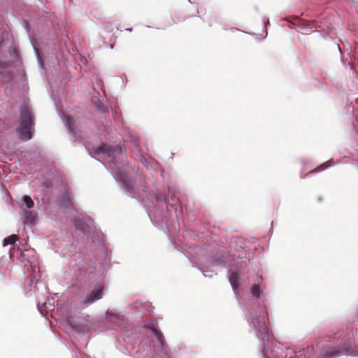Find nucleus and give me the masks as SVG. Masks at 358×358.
Wrapping results in <instances>:
<instances>
[{
	"label": "nucleus",
	"mask_w": 358,
	"mask_h": 358,
	"mask_svg": "<svg viewBox=\"0 0 358 358\" xmlns=\"http://www.w3.org/2000/svg\"><path fill=\"white\" fill-rule=\"evenodd\" d=\"M355 321L358 322V310L355 313V318L352 320V322H355Z\"/></svg>",
	"instance_id": "4be33fe9"
},
{
	"label": "nucleus",
	"mask_w": 358,
	"mask_h": 358,
	"mask_svg": "<svg viewBox=\"0 0 358 358\" xmlns=\"http://www.w3.org/2000/svg\"><path fill=\"white\" fill-rule=\"evenodd\" d=\"M73 120L72 117H67V124H68L69 129H71V130L74 129L73 127Z\"/></svg>",
	"instance_id": "aec40b11"
},
{
	"label": "nucleus",
	"mask_w": 358,
	"mask_h": 358,
	"mask_svg": "<svg viewBox=\"0 0 358 358\" xmlns=\"http://www.w3.org/2000/svg\"><path fill=\"white\" fill-rule=\"evenodd\" d=\"M12 63H13V61L0 62V68L8 67L12 64Z\"/></svg>",
	"instance_id": "6ab92c4d"
},
{
	"label": "nucleus",
	"mask_w": 358,
	"mask_h": 358,
	"mask_svg": "<svg viewBox=\"0 0 358 358\" xmlns=\"http://www.w3.org/2000/svg\"><path fill=\"white\" fill-rule=\"evenodd\" d=\"M131 141L133 142L135 146L138 147L139 145V139L136 134L131 135Z\"/></svg>",
	"instance_id": "a211bd4d"
},
{
	"label": "nucleus",
	"mask_w": 358,
	"mask_h": 358,
	"mask_svg": "<svg viewBox=\"0 0 358 358\" xmlns=\"http://www.w3.org/2000/svg\"><path fill=\"white\" fill-rule=\"evenodd\" d=\"M105 320L113 324L111 328L120 326L124 321L123 316L117 313L115 310H107L105 315Z\"/></svg>",
	"instance_id": "9d476101"
},
{
	"label": "nucleus",
	"mask_w": 358,
	"mask_h": 358,
	"mask_svg": "<svg viewBox=\"0 0 358 358\" xmlns=\"http://www.w3.org/2000/svg\"><path fill=\"white\" fill-rule=\"evenodd\" d=\"M106 47L109 48L110 49H113L114 45H113V44H108V43H106Z\"/></svg>",
	"instance_id": "5701e85b"
},
{
	"label": "nucleus",
	"mask_w": 358,
	"mask_h": 358,
	"mask_svg": "<svg viewBox=\"0 0 358 358\" xmlns=\"http://www.w3.org/2000/svg\"><path fill=\"white\" fill-rule=\"evenodd\" d=\"M245 317L257 336L263 341V358H315L314 349L308 347L303 350H289L285 352L280 344L273 341L268 335L267 326L268 313L264 305L252 306L245 310Z\"/></svg>",
	"instance_id": "f03ea898"
},
{
	"label": "nucleus",
	"mask_w": 358,
	"mask_h": 358,
	"mask_svg": "<svg viewBox=\"0 0 358 358\" xmlns=\"http://www.w3.org/2000/svg\"><path fill=\"white\" fill-rule=\"evenodd\" d=\"M107 25H109V27H107L106 29L108 31H110L113 29V24L111 23L107 24Z\"/></svg>",
	"instance_id": "412c9836"
},
{
	"label": "nucleus",
	"mask_w": 358,
	"mask_h": 358,
	"mask_svg": "<svg viewBox=\"0 0 358 358\" xmlns=\"http://www.w3.org/2000/svg\"><path fill=\"white\" fill-rule=\"evenodd\" d=\"M24 224H31L36 219V214L32 211L26 210Z\"/></svg>",
	"instance_id": "f8f14e48"
},
{
	"label": "nucleus",
	"mask_w": 358,
	"mask_h": 358,
	"mask_svg": "<svg viewBox=\"0 0 358 358\" xmlns=\"http://www.w3.org/2000/svg\"><path fill=\"white\" fill-rule=\"evenodd\" d=\"M18 240V236L15 234H13L4 238L3 245L14 244Z\"/></svg>",
	"instance_id": "ddd939ff"
},
{
	"label": "nucleus",
	"mask_w": 358,
	"mask_h": 358,
	"mask_svg": "<svg viewBox=\"0 0 358 358\" xmlns=\"http://www.w3.org/2000/svg\"><path fill=\"white\" fill-rule=\"evenodd\" d=\"M250 293L253 297L259 299L264 292L259 285L254 284L250 288Z\"/></svg>",
	"instance_id": "9b49d317"
},
{
	"label": "nucleus",
	"mask_w": 358,
	"mask_h": 358,
	"mask_svg": "<svg viewBox=\"0 0 358 358\" xmlns=\"http://www.w3.org/2000/svg\"><path fill=\"white\" fill-rule=\"evenodd\" d=\"M2 42H0V47L1 46Z\"/></svg>",
	"instance_id": "cd10ccee"
},
{
	"label": "nucleus",
	"mask_w": 358,
	"mask_h": 358,
	"mask_svg": "<svg viewBox=\"0 0 358 358\" xmlns=\"http://www.w3.org/2000/svg\"><path fill=\"white\" fill-rule=\"evenodd\" d=\"M300 176L301 178H303L305 177V175L303 173V172H301Z\"/></svg>",
	"instance_id": "a878e982"
},
{
	"label": "nucleus",
	"mask_w": 358,
	"mask_h": 358,
	"mask_svg": "<svg viewBox=\"0 0 358 358\" xmlns=\"http://www.w3.org/2000/svg\"><path fill=\"white\" fill-rule=\"evenodd\" d=\"M141 162L142 163V164L146 167L148 169H150L152 168L150 162L148 161V159H146L145 158H144L143 157H141Z\"/></svg>",
	"instance_id": "f3484780"
},
{
	"label": "nucleus",
	"mask_w": 358,
	"mask_h": 358,
	"mask_svg": "<svg viewBox=\"0 0 358 358\" xmlns=\"http://www.w3.org/2000/svg\"><path fill=\"white\" fill-rule=\"evenodd\" d=\"M110 260V250L103 234L91 221V264L101 275ZM104 283L102 275L91 289V303L101 299L104 294Z\"/></svg>",
	"instance_id": "7ed1b4c3"
},
{
	"label": "nucleus",
	"mask_w": 358,
	"mask_h": 358,
	"mask_svg": "<svg viewBox=\"0 0 358 358\" xmlns=\"http://www.w3.org/2000/svg\"><path fill=\"white\" fill-rule=\"evenodd\" d=\"M92 82L93 92L91 91V105L93 104L96 107L99 112L106 113L108 112V104L105 93L102 90V81L97 76H93Z\"/></svg>",
	"instance_id": "6e6552de"
},
{
	"label": "nucleus",
	"mask_w": 358,
	"mask_h": 358,
	"mask_svg": "<svg viewBox=\"0 0 358 358\" xmlns=\"http://www.w3.org/2000/svg\"><path fill=\"white\" fill-rule=\"evenodd\" d=\"M170 199L172 200V201H174L175 199V196L173 195H170Z\"/></svg>",
	"instance_id": "b1692460"
},
{
	"label": "nucleus",
	"mask_w": 358,
	"mask_h": 358,
	"mask_svg": "<svg viewBox=\"0 0 358 358\" xmlns=\"http://www.w3.org/2000/svg\"><path fill=\"white\" fill-rule=\"evenodd\" d=\"M22 200L25 203L27 208H31L34 207V203L29 196H23Z\"/></svg>",
	"instance_id": "4468645a"
},
{
	"label": "nucleus",
	"mask_w": 358,
	"mask_h": 358,
	"mask_svg": "<svg viewBox=\"0 0 358 358\" xmlns=\"http://www.w3.org/2000/svg\"><path fill=\"white\" fill-rule=\"evenodd\" d=\"M143 328L148 330L154 338L151 341L144 337L138 345L136 352L138 354V358H153L156 353V350L154 349L155 345H157L158 348L162 350L164 345V338L162 333L155 327L153 322H149L148 324H145Z\"/></svg>",
	"instance_id": "423d86ee"
},
{
	"label": "nucleus",
	"mask_w": 358,
	"mask_h": 358,
	"mask_svg": "<svg viewBox=\"0 0 358 358\" xmlns=\"http://www.w3.org/2000/svg\"><path fill=\"white\" fill-rule=\"evenodd\" d=\"M20 114L19 127L15 129V132L19 135L21 141H27L32 138L31 130L34 129V120L27 107L21 108Z\"/></svg>",
	"instance_id": "1a4fd4ad"
},
{
	"label": "nucleus",
	"mask_w": 358,
	"mask_h": 358,
	"mask_svg": "<svg viewBox=\"0 0 358 358\" xmlns=\"http://www.w3.org/2000/svg\"><path fill=\"white\" fill-rule=\"evenodd\" d=\"M89 301L90 297L87 296L85 301L77 307L76 313L68 320L71 328L80 334L88 332L90 329L89 315L86 312H83V310L88 306Z\"/></svg>",
	"instance_id": "0eeeda50"
},
{
	"label": "nucleus",
	"mask_w": 358,
	"mask_h": 358,
	"mask_svg": "<svg viewBox=\"0 0 358 358\" xmlns=\"http://www.w3.org/2000/svg\"><path fill=\"white\" fill-rule=\"evenodd\" d=\"M266 23H269V20L266 18Z\"/></svg>",
	"instance_id": "bb28decb"
},
{
	"label": "nucleus",
	"mask_w": 358,
	"mask_h": 358,
	"mask_svg": "<svg viewBox=\"0 0 358 358\" xmlns=\"http://www.w3.org/2000/svg\"><path fill=\"white\" fill-rule=\"evenodd\" d=\"M126 31L131 32L132 31V29L131 28H127Z\"/></svg>",
	"instance_id": "393cba45"
},
{
	"label": "nucleus",
	"mask_w": 358,
	"mask_h": 358,
	"mask_svg": "<svg viewBox=\"0 0 358 358\" xmlns=\"http://www.w3.org/2000/svg\"><path fill=\"white\" fill-rule=\"evenodd\" d=\"M239 255L237 259L234 258L230 259V257H225L222 251L216 252L212 258H208L202 252L199 255L198 258L195 260V267L199 269L205 277L212 278L216 273L210 269H208L210 266H228L230 267V275L229 280L231 286L236 294H237L238 289L239 287L240 274L236 271H232L234 267L236 269L243 266H245L249 262L246 257H241Z\"/></svg>",
	"instance_id": "20e7f679"
},
{
	"label": "nucleus",
	"mask_w": 358,
	"mask_h": 358,
	"mask_svg": "<svg viewBox=\"0 0 358 358\" xmlns=\"http://www.w3.org/2000/svg\"><path fill=\"white\" fill-rule=\"evenodd\" d=\"M9 53L13 58H17V50L15 47L11 46L9 48Z\"/></svg>",
	"instance_id": "dca6fc26"
},
{
	"label": "nucleus",
	"mask_w": 358,
	"mask_h": 358,
	"mask_svg": "<svg viewBox=\"0 0 358 358\" xmlns=\"http://www.w3.org/2000/svg\"><path fill=\"white\" fill-rule=\"evenodd\" d=\"M329 162L330 161H328V162L321 164L317 168H316L315 169H313V170L310 171L309 172L310 173H312V172L317 173V172H319L320 171L324 170L325 169H327V167L329 166Z\"/></svg>",
	"instance_id": "2eb2a0df"
},
{
	"label": "nucleus",
	"mask_w": 358,
	"mask_h": 358,
	"mask_svg": "<svg viewBox=\"0 0 358 358\" xmlns=\"http://www.w3.org/2000/svg\"><path fill=\"white\" fill-rule=\"evenodd\" d=\"M322 358H336L341 355L355 356L358 353V343L350 335L338 333L332 338L320 341L317 343Z\"/></svg>",
	"instance_id": "39448f33"
},
{
	"label": "nucleus",
	"mask_w": 358,
	"mask_h": 358,
	"mask_svg": "<svg viewBox=\"0 0 358 358\" xmlns=\"http://www.w3.org/2000/svg\"><path fill=\"white\" fill-rule=\"evenodd\" d=\"M99 150L108 157L109 167L115 180L120 183L128 196L145 202L148 215L152 222L162 228L167 224V206L165 195L158 190L147 191L141 179L133 180L129 170L131 166L119 147L102 145Z\"/></svg>",
	"instance_id": "f257e3e1"
}]
</instances>
